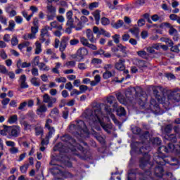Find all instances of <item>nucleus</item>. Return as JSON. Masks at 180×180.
<instances>
[{
    "instance_id": "f257e3e1",
    "label": "nucleus",
    "mask_w": 180,
    "mask_h": 180,
    "mask_svg": "<svg viewBox=\"0 0 180 180\" xmlns=\"http://www.w3.org/2000/svg\"><path fill=\"white\" fill-rule=\"evenodd\" d=\"M61 140L63 143H59L54 147V150L60 151V153H70V150L75 154V155H79L77 153H75L77 150L79 151H84V148L81 145H78L74 139L71 138L70 135H65L61 137ZM68 147V149L67 148Z\"/></svg>"
},
{
    "instance_id": "f03ea898",
    "label": "nucleus",
    "mask_w": 180,
    "mask_h": 180,
    "mask_svg": "<svg viewBox=\"0 0 180 180\" xmlns=\"http://www.w3.org/2000/svg\"><path fill=\"white\" fill-rule=\"evenodd\" d=\"M83 117L86 119H89V124L92 126L94 123H99L103 129L107 131V133H110V129H112L111 124H105L103 122H102V119L105 117L103 113H102V110L101 108H94L93 110H88L84 114Z\"/></svg>"
},
{
    "instance_id": "7ed1b4c3",
    "label": "nucleus",
    "mask_w": 180,
    "mask_h": 180,
    "mask_svg": "<svg viewBox=\"0 0 180 180\" xmlns=\"http://www.w3.org/2000/svg\"><path fill=\"white\" fill-rule=\"evenodd\" d=\"M106 101L107 103H109L110 105H112V107L114 108L113 110L110 109V107L105 105V104H101L100 108L102 109V108H104L105 112L108 113V115H110V117H111L112 120L114 121V123H117V120H116V117L112 112L115 109L117 108V103H116V98H115L112 96H109L108 97H106Z\"/></svg>"
},
{
    "instance_id": "20e7f679",
    "label": "nucleus",
    "mask_w": 180,
    "mask_h": 180,
    "mask_svg": "<svg viewBox=\"0 0 180 180\" xmlns=\"http://www.w3.org/2000/svg\"><path fill=\"white\" fill-rule=\"evenodd\" d=\"M167 101L162 103L164 105L165 109L168 110L169 108L167 107L171 103V102H179L180 101V91H172L167 96Z\"/></svg>"
},
{
    "instance_id": "39448f33",
    "label": "nucleus",
    "mask_w": 180,
    "mask_h": 180,
    "mask_svg": "<svg viewBox=\"0 0 180 180\" xmlns=\"http://www.w3.org/2000/svg\"><path fill=\"white\" fill-rule=\"evenodd\" d=\"M74 129L79 130L81 134L88 133V128L86 127V125H85V122L82 120L77 121L76 124L70 125V130H74Z\"/></svg>"
},
{
    "instance_id": "423d86ee",
    "label": "nucleus",
    "mask_w": 180,
    "mask_h": 180,
    "mask_svg": "<svg viewBox=\"0 0 180 180\" xmlns=\"http://www.w3.org/2000/svg\"><path fill=\"white\" fill-rule=\"evenodd\" d=\"M20 134V127L18 125L10 127V135L7 136V139H12V137H19Z\"/></svg>"
},
{
    "instance_id": "0eeeda50",
    "label": "nucleus",
    "mask_w": 180,
    "mask_h": 180,
    "mask_svg": "<svg viewBox=\"0 0 180 180\" xmlns=\"http://www.w3.org/2000/svg\"><path fill=\"white\" fill-rule=\"evenodd\" d=\"M163 151L164 153H174V151L178 150H176V148L175 147L174 144L169 143L168 148L163 146L158 148V153H160V154L162 153Z\"/></svg>"
},
{
    "instance_id": "6e6552de",
    "label": "nucleus",
    "mask_w": 180,
    "mask_h": 180,
    "mask_svg": "<svg viewBox=\"0 0 180 180\" xmlns=\"http://www.w3.org/2000/svg\"><path fill=\"white\" fill-rule=\"evenodd\" d=\"M47 129L49 130L48 134L46 135L45 139L42 140L41 143V146H46L49 144V141L50 139H51V137H53V134L56 133V129L53 127L51 128H47Z\"/></svg>"
},
{
    "instance_id": "1a4fd4ad",
    "label": "nucleus",
    "mask_w": 180,
    "mask_h": 180,
    "mask_svg": "<svg viewBox=\"0 0 180 180\" xmlns=\"http://www.w3.org/2000/svg\"><path fill=\"white\" fill-rule=\"evenodd\" d=\"M93 32L94 34H97V36H105L106 37H110V34L106 32L103 28H99L96 26L93 27Z\"/></svg>"
},
{
    "instance_id": "9d476101",
    "label": "nucleus",
    "mask_w": 180,
    "mask_h": 180,
    "mask_svg": "<svg viewBox=\"0 0 180 180\" xmlns=\"http://www.w3.org/2000/svg\"><path fill=\"white\" fill-rule=\"evenodd\" d=\"M44 103L48 104V108H53V104L56 103L57 99L53 97H50L49 94H44L43 96Z\"/></svg>"
},
{
    "instance_id": "9b49d317",
    "label": "nucleus",
    "mask_w": 180,
    "mask_h": 180,
    "mask_svg": "<svg viewBox=\"0 0 180 180\" xmlns=\"http://www.w3.org/2000/svg\"><path fill=\"white\" fill-rule=\"evenodd\" d=\"M72 27L73 29H75V30H77V32H79V30H82V29H84V24L82 23V22H81V20H79V18H78V17L75 16L73 27Z\"/></svg>"
},
{
    "instance_id": "f8f14e48",
    "label": "nucleus",
    "mask_w": 180,
    "mask_h": 180,
    "mask_svg": "<svg viewBox=\"0 0 180 180\" xmlns=\"http://www.w3.org/2000/svg\"><path fill=\"white\" fill-rule=\"evenodd\" d=\"M72 11H69L66 13V19L68 20L67 21V26H70V27H74V22L75 21V17L72 18Z\"/></svg>"
},
{
    "instance_id": "ddd939ff",
    "label": "nucleus",
    "mask_w": 180,
    "mask_h": 180,
    "mask_svg": "<svg viewBox=\"0 0 180 180\" xmlns=\"http://www.w3.org/2000/svg\"><path fill=\"white\" fill-rule=\"evenodd\" d=\"M46 112H47V107H46L45 105H41L37 109V115H38L41 119L46 117Z\"/></svg>"
},
{
    "instance_id": "4468645a",
    "label": "nucleus",
    "mask_w": 180,
    "mask_h": 180,
    "mask_svg": "<svg viewBox=\"0 0 180 180\" xmlns=\"http://www.w3.org/2000/svg\"><path fill=\"white\" fill-rule=\"evenodd\" d=\"M88 49H86V48L82 47L77 51L76 56L79 57L81 60H84L85 56H88Z\"/></svg>"
},
{
    "instance_id": "2eb2a0df",
    "label": "nucleus",
    "mask_w": 180,
    "mask_h": 180,
    "mask_svg": "<svg viewBox=\"0 0 180 180\" xmlns=\"http://www.w3.org/2000/svg\"><path fill=\"white\" fill-rule=\"evenodd\" d=\"M150 105V108L153 109V110L154 113H155V115H161V108H160V105H158V103H157V101H155V100L151 99Z\"/></svg>"
},
{
    "instance_id": "dca6fc26",
    "label": "nucleus",
    "mask_w": 180,
    "mask_h": 180,
    "mask_svg": "<svg viewBox=\"0 0 180 180\" xmlns=\"http://www.w3.org/2000/svg\"><path fill=\"white\" fill-rule=\"evenodd\" d=\"M49 30H51V28L49 27V25L44 26L41 30V41H44V37L46 36L47 37H50V34L49 33Z\"/></svg>"
},
{
    "instance_id": "f3484780",
    "label": "nucleus",
    "mask_w": 180,
    "mask_h": 180,
    "mask_svg": "<svg viewBox=\"0 0 180 180\" xmlns=\"http://www.w3.org/2000/svg\"><path fill=\"white\" fill-rule=\"evenodd\" d=\"M68 40H70V38L65 37H63V39L59 47V50L60 51H61V53L64 52L65 49H67V41H68Z\"/></svg>"
},
{
    "instance_id": "a211bd4d",
    "label": "nucleus",
    "mask_w": 180,
    "mask_h": 180,
    "mask_svg": "<svg viewBox=\"0 0 180 180\" xmlns=\"http://www.w3.org/2000/svg\"><path fill=\"white\" fill-rule=\"evenodd\" d=\"M19 82L20 88H29V85H27V83L26 82V75H21L19 79Z\"/></svg>"
},
{
    "instance_id": "6ab92c4d",
    "label": "nucleus",
    "mask_w": 180,
    "mask_h": 180,
    "mask_svg": "<svg viewBox=\"0 0 180 180\" xmlns=\"http://www.w3.org/2000/svg\"><path fill=\"white\" fill-rule=\"evenodd\" d=\"M52 172L53 174H56V175H60V176H62L61 179H63V176H64V173L63 172L61 166H56L53 168Z\"/></svg>"
},
{
    "instance_id": "aec40b11",
    "label": "nucleus",
    "mask_w": 180,
    "mask_h": 180,
    "mask_svg": "<svg viewBox=\"0 0 180 180\" xmlns=\"http://www.w3.org/2000/svg\"><path fill=\"white\" fill-rule=\"evenodd\" d=\"M86 34L87 39H89L91 43H96V39L94 37V34L92 33V31L90 29L86 30Z\"/></svg>"
},
{
    "instance_id": "412c9836",
    "label": "nucleus",
    "mask_w": 180,
    "mask_h": 180,
    "mask_svg": "<svg viewBox=\"0 0 180 180\" xmlns=\"http://www.w3.org/2000/svg\"><path fill=\"white\" fill-rule=\"evenodd\" d=\"M6 13L8 15V18H15L18 13L15 10L11 11V6H7L5 8Z\"/></svg>"
},
{
    "instance_id": "4be33fe9",
    "label": "nucleus",
    "mask_w": 180,
    "mask_h": 180,
    "mask_svg": "<svg viewBox=\"0 0 180 180\" xmlns=\"http://www.w3.org/2000/svg\"><path fill=\"white\" fill-rule=\"evenodd\" d=\"M30 65H32V63H26V62H23L22 63V60H18L17 62V67L18 68H27L29 67H30Z\"/></svg>"
},
{
    "instance_id": "5701e85b",
    "label": "nucleus",
    "mask_w": 180,
    "mask_h": 180,
    "mask_svg": "<svg viewBox=\"0 0 180 180\" xmlns=\"http://www.w3.org/2000/svg\"><path fill=\"white\" fill-rule=\"evenodd\" d=\"M150 160V155L148 154H146L144 157L141 160L140 167L141 168H144V165H147Z\"/></svg>"
},
{
    "instance_id": "b1692460",
    "label": "nucleus",
    "mask_w": 180,
    "mask_h": 180,
    "mask_svg": "<svg viewBox=\"0 0 180 180\" xmlns=\"http://www.w3.org/2000/svg\"><path fill=\"white\" fill-rule=\"evenodd\" d=\"M50 29H57V30H63V26L59 25L57 21H53L50 23Z\"/></svg>"
},
{
    "instance_id": "393cba45",
    "label": "nucleus",
    "mask_w": 180,
    "mask_h": 180,
    "mask_svg": "<svg viewBox=\"0 0 180 180\" xmlns=\"http://www.w3.org/2000/svg\"><path fill=\"white\" fill-rule=\"evenodd\" d=\"M164 174V169L162 167L160 166L155 169V174L156 176H158L159 178H162V175Z\"/></svg>"
},
{
    "instance_id": "a878e982",
    "label": "nucleus",
    "mask_w": 180,
    "mask_h": 180,
    "mask_svg": "<svg viewBox=\"0 0 180 180\" xmlns=\"http://www.w3.org/2000/svg\"><path fill=\"white\" fill-rule=\"evenodd\" d=\"M93 16L96 20V25H99V22L101 20V11L96 10L93 13Z\"/></svg>"
},
{
    "instance_id": "bb28decb",
    "label": "nucleus",
    "mask_w": 180,
    "mask_h": 180,
    "mask_svg": "<svg viewBox=\"0 0 180 180\" xmlns=\"http://www.w3.org/2000/svg\"><path fill=\"white\" fill-rule=\"evenodd\" d=\"M123 25H124V22H123V20H118L117 22H115L114 21L111 22V26L114 29H120V27H122Z\"/></svg>"
},
{
    "instance_id": "cd10ccee",
    "label": "nucleus",
    "mask_w": 180,
    "mask_h": 180,
    "mask_svg": "<svg viewBox=\"0 0 180 180\" xmlns=\"http://www.w3.org/2000/svg\"><path fill=\"white\" fill-rule=\"evenodd\" d=\"M11 127L4 126V129L0 131L1 136H10Z\"/></svg>"
},
{
    "instance_id": "c85d7f7f",
    "label": "nucleus",
    "mask_w": 180,
    "mask_h": 180,
    "mask_svg": "<svg viewBox=\"0 0 180 180\" xmlns=\"http://www.w3.org/2000/svg\"><path fill=\"white\" fill-rule=\"evenodd\" d=\"M124 60L120 59L118 63L115 64V68L120 71L124 70Z\"/></svg>"
},
{
    "instance_id": "c756f323",
    "label": "nucleus",
    "mask_w": 180,
    "mask_h": 180,
    "mask_svg": "<svg viewBox=\"0 0 180 180\" xmlns=\"http://www.w3.org/2000/svg\"><path fill=\"white\" fill-rule=\"evenodd\" d=\"M117 98L119 102H120L122 105H127V101L124 98V96L120 93L117 94Z\"/></svg>"
},
{
    "instance_id": "7c9ffc66",
    "label": "nucleus",
    "mask_w": 180,
    "mask_h": 180,
    "mask_svg": "<svg viewBox=\"0 0 180 180\" xmlns=\"http://www.w3.org/2000/svg\"><path fill=\"white\" fill-rule=\"evenodd\" d=\"M15 26H16V24L15 23V21L13 20H11L8 22V27L7 28H5V30H8L9 32H13V30H15Z\"/></svg>"
},
{
    "instance_id": "2f4dec72",
    "label": "nucleus",
    "mask_w": 180,
    "mask_h": 180,
    "mask_svg": "<svg viewBox=\"0 0 180 180\" xmlns=\"http://www.w3.org/2000/svg\"><path fill=\"white\" fill-rule=\"evenodd\" d=\"M43 51V49H41V44L39 42V41H37L35 42V54L39 55L40 53Z\"/></svg>"
},
{
    "instance_id": "473e14b6",
    "label": "nucleus",
    "mask_w": 180,
    "mask_h": 180,
    "mask_svg": "<svg viewBox=\"0 0 180 180\" xmlns=\"http://www.w3.org/2000/svg\"><path fill=\"white\" fill-rule=\"evenodd\" d=\"M8 122L9 124H15L18 123V115H13L8 117Z\"/></svg>"
},
{
    "instance_id": "72a5a7b5",
    "label": "nucleus",
    "mask_w": 180,
    "mask_h": 180,
    "mask_svg": "<svg viewBox=\"0 0 180 180\" xmlns=\"http://www.w3.org/2000/svg\"><path fill=\"white\" fill-rule=\"evenodd\" d=\"M111 77H115V72H110L109 70H105V72L103 74V78L104 79H108V78H111Z\"/></svg>"
},
{
    "instance_id": "f704fd0d",
    "label": "nucleus",
    "mask_w": 180,
    "mask_h": 180,
    "mask_svg": "<svg viewBox=\"0 0 180 180\" xmlns=\"http://www.w3.org/2000/svg\"><path fill=\"white\" fill-rule=\"evenodd\" d=\"M22 39H24V40H33V39H36V35L32 32L25 34L22 36Z\"/></svg>"
},
{
    "instance_id": "c9c22d12",
    "label": "nucleus",
    "mask_w": 180,
    "mask_h": 180,
    "mask_svg": "<svg viewBox=\"0 0 180 180\" xmlns=\"http://www.w3.org/2000/svg\"><path fill=\"white\" fill-rule=\"evenodd\" d=\"M46 9L51 15H56V12H57V9L53 5H48Z\"/></svg>"
},
{
    "instance_id": "e433bc0d",
    "label": "nucleus",
    "mask_w": 180,
    "mask_h": 180,
    "mask_svg": "<svg viewBox=\"0 0 180 180\" xmlns=\"http://www.w3.org/2000/svg\"><path fill=\"white\" fill-rule=\"evenodd\" d=\"M38 67L41 71H50V67L46 65L44 63H40Z\"/></svg>"
},
{
    "instance_id": "4c0bfd02",
    "label": "nucleus",
    "mask_w": 180,
    "mask_h": 180,
    "mask_svg": "<svg viewBox=\"0 0 180 180\" xmlns=\"http://www.w3.org/2000/svg\"><path fill=\"white\" fill-rule=\"evenodd\" d=\"M117 5H119V1L117 0H113L112 1V4L111 3H108V6L109 9H117V8L116 6H117Z\"/></svg>"
},
{
    "instance_id": "58836bf2",
    "label": "nucleus",
    "mask_w": 180,
    "mask_h": 180,
    "mask_svg": "<svg viewBox=\"0 0 180 180\" xmlns=\"http://www.w3.org/2000/svg\"><path fill=\"white\" fill-rule=\"evenodd\" d=\"M117 115L118 116H126V110H124V108L120 107L117 109Z\"/></svg>"
},
{
    "instance_id": "ea45409f",
    "label": "nucleus",
    "mask_w": 180,
    "mask_h": 180,
    "mask_svg": "<svg viewBox=\"0 0 180 180\" xmlns=\"http://www.w3.org/2000/svg\"><path fill=\"white\" fill-rule=\"evenodd\" d=\"M129 32L135 36L136 37H139V34L140 33V30L139 27H134L129 30Z\"/></svg>"
},
{
    "instance_id": "a19ab883",
    "label": "nucleus",
    "mask_w": 180,
    "mask_h": 180,
    "mask_svg": "<svg viewBox=\"0 0 180 180\" xmlns=\"http://www.w3.org/2000/svg\"><path fill=\"white\" fill-rule=\"evenodd\" d=\"M22 15L23 18H25L27 22H30V19H32V18H33V14L28 15L27 11H22Z\"/></svg>"
},
{
    "instance_id": "79ce46f5",
    "label": "nucleus",
    "mask_w": 180,
    "mask_h": 180,
    "mask_svg": "<svg viewBox=\"0 0 180 180\" xmlns=\"http://www.w3.org/2000/svg\"><path fill=\"white\" fill-rule=\"evenodd\" d=\"M20 124H21V126L24 127V130H29V129H30L31 126L30 124H29V123H27V122L21 120L20 121Z\"/></svg>"
},
{
    "instance_id": "37998d69",
    "label": "nucleus",
    "mask_w": 180,
    "mask_h": 180,
    "mask_svg": "<svg viewBox=\"0 0 180 180\" xmlns=\"http://www.w3.org/2000/svg\"><path fill=\"white\" fill-rule=\"evenodd\" d=\"M44 129L41 127H37L35 128V134L36 136H43Z\"/></svg>"
},
{
    "instance_id": "c03bdc74",
    "label": "nucleus",
    "mask_w": 180,
    "mask_h": 180,
    "mask_svg": "<svg viewBox=\"0 0 180 180\" xmlns=\"http://www.w3.org/2000/svg\"><path fill=\"white\" fill-rule=\"evenodd\" d=\"M49 116H51V117H53V119H55V117H57V116H58V109L53 108L51 111V113L49 114Z\"/></svg>"
},
{
    "instance_id": "a18cd8bd",
    "label": "nucleus",
    "mask_w": 180,
    "mask_h": 180,
    "mask_svg": "<svg viewBox=\"0 0 180 180\" xmlns=\"http://www.w3.org/2000/svg\"><path fill=\"white\" fill-rule=\"evenodd\" d=\"M101 22L103 26H108V25H110V20H109V18L105 17L101 19Z\"/></svg>"
},
{
    "instance_id": "49530a36",
    "label": "nucleus",
    "mask_w": 180,
    "mask_h": 180,
    "mask_svg": "<svg viewBox=\"0 0 180 180\" xmlns=\"http://www.w3.org/2000/svg\"><path fill=\"white\" fill-rule=\"evenodd\" d=\"M0 23L6 26L8 25V18L5 15H0Z\"/></svg>"
},
{
    "instance_id": "de8ad7c7",
    "label": "nucleus",
    "mask_w": 180,
    "mask_h": 180,
    "mask_svg": "<svg viewBox=\"0 0 180 180\" xmlns=\"http://www.w3.org/2000/svg\"><path fill=\"white\" fill-rule=\"evenodd\" d=\"M30 82L34 85V86H40V82L37 80V77H32Z\"/></svg>"
},
{
    "instance_id": "09e8293b",
    "label": "nucleus",
    "mask_w": 180,
    "mask_h": 180,
    "mask_svg": "<svg viewBox=\"0 0 180 180\" xmlns=\"http://www.w3.org/2000/svg\"><path fill=\"white\" fill-rule=\"evenodd\" d=\"M56 82H58V84H65L67 82V79L64 77H57L55 79Z\"/></svg>"
},
{
    "instance_id": "8fccbe9b",
    "label": "nucleus",
    "mask_w": 180,
    "mask_h": 180,
    "mask_svg": "<svg viewBox=\"0 0 180 180\" xmlns=\"http://www.w3.org/2000/svg\"><path fill=\"white\" fill-rule=\"evenodd\" d=\"M32 64H33L34 65H39L40 64V56H36L33 58L32 61Z\"/></svg>"
},
{
    "instance_id": "3c124183",
    "label": "nucleus",
    "mask_w": 180,
    "mask_h": 180,
    "mask_svg": "<svg viewBox=\"0 0 180 180\" xmlns=\"http://www.w3.org/2000/svg\"><path fill=\"white\" fill-rule=\"evenodd\" d=\"M30 11H32L31 15L33 16L34 13H37V12H39V8L36 6H31L30 7Z\"/></svg>"
},
{
    "instance_id": "603ef678",
    "label": "nucleus",
    "mask_w": 180,
    "mask_h": 180,
    "mask_svg": "<svg viewBox=\"0 0 180 180\" xmlns=\"http://www.w3.org/2000/svg\"><path fill=\"white\" fill-rule=\"evenodd\" d=\"M80 43L82 44V46H85L87 47V46L89 44V42L85 37H80Z\"/></svg>"
},
{
    "instance_id": "864d4df0",
    "label": "nucleus",
    "mask_w": 180,
    "mask_h": 180,
    "mask_svg": "<svg viewBox=\"0 0 180 180\" xmlns=\"http://www.w3.org/2000/svg\"><path fill=\"white\" fill-rule=\"evenodd\" d=\"M112 37L114 42L116 43V44L120 43V34H115Z\"/></svg>"
},
{
    "instance_id": "5fc2aeb1",
    "label": "nucleus",
    "mask_w": 180,
    "mask_h": 180,
    "mask_svg": "<svg viewBox=\"0 0 180 180\" xmlns=\"http://www.w3.org/2000/svg\"><path fill=\"white\" fill-rule=\"evenodd\" d=\"M15 20L18 25H21V23H23V18L20 15L15 16Z\"/></svg>"
},
{
    "instance_id": "6e6d98bb",
    "label": "nucleus",
    "mask_w": 180,
    "mask_h": 180,
    "mask_svg": "<svg viewBox=\"0 0 180 180\" xmlns=\"http://www.w3.org/2000/svg\"><path fill=\"white\" fill-rule=\"evenodd\" d=\"M152 144H156L157 146L161 144V139L159 138H155L150 140Z\"/></svg>"
},
{
    "instance_id": "4d7b16f0",
    "label": "nucleus",
    "mask_w": 180,
    "mask_h": 180,
    "mask_svg": "<svg viewBox=\"0 0 180 180\" xmlns=\"http://www.w3.org/2000/svg\"><path fill=\"white\" fill-rule=\"evenodd\" d=\"M79 92H81V94H84L85 92H86V91H88V86H85V85H80L79 87Z\"/></svg>"
},
{
    "instance_id": "13d9d810",
    "label": "nucleus",
    "mask_w": 180,
    "mask_h": 180,
    "mask_svg": "<svg viewBox=\"0 0 180 180\" xmlns=\"http://www.w3.org/2000/svg\"><path fill=\"white\" fill-rule=\"evenodd\" d=\"M51 123H53V120L51 119H47L45 123V128L50 129L51 127Z\"/></svg>"
},
{
    "instance_id": "bf43d9fd",
    "label": "nucleus",
    "mask_w": 180,
    "mask_h": 180,
    "mask_svg": "<svg viewBox=\"0 0 180 180\" xmlns=\"http://www.w3.org/2000/svg\"><path fill=\"white\" fill-rule=\"evenodd\" d=\"M70 46H77L79 44V40L77 39H72L70 41Z\"/></svg>"
},
{
    "instance_id": "052dcab7",
    "label": "nucleus",
    "mask_w": 180,
    "mask_h": 180,
    "mask_svg": "<svg viewBox=\"0 0 180 180\" xmlns=\"http://www.w3.org/2000/svg\"><path fill=\"white\" fill-rule=\"evenodd\" d=\"M137 54L139 56V57H142V58H146L147 57V52L145 51H138Z\"/></svg>"
},
{
    "instance_id": "680f3d73",
    "label": "nucleus",
    "mask_w": 180,
    "mask_h": 180,
    "mask_svg": "<svg viewBox=\"0 0 180 180\" xmlns=\"http://www.w3.org/2000/svg\"><path fill=\"white\" fill-rule=\"evenodd\" d=\"M9 151L11 154H18V153H19V148L13 146V148H10Z\"/></svg>"
},
{
    "instance_id": "e2e57ef3",
    "label": "nucleus",
    "mask_w": 180,
    "mask_h": 180,
    "mask_svg": "<svg viewBox=\"0 0 180 180\" xmlns=\"http://www.w3.org/2000/svg\"><path fill=\"white\" fill-rule=\"evenodd\" d=\"M31 72L34 77H39V69L34 68L31 70Z\"/></svg>"
},
{
    "instance_id": "0e129e2a",
    "label": "nucleus",
    "mask_w": 180,
    "mask_h": 180,
    "mask_svg": "<svg viewBox=\"0 0 180 180\" xmlns=\"http://www.w3.org/2000/svg\"><path fill=\"white\" fill-rule=\"evenodd\" d=\"M141 129L138 127H134L132 128V132L134 134H140Z\"/></svg>"
},
{
    "instance_id": "69168bd1",
    "label": "nucleus",
    "mask_w": 180,
    "mask_h": 180,
    "mask_svg": "<svg viewBox=\"0 0 180 180\" xmlns=\"http://www.w3.org/2000/svg\"><path fill=\"white\" fill-rule=\"evenodd\" d=\"M75 61L74 60H71V61H68L65 64V67H75Z\"/></svg>"
},
{
    "instance_id": "338daca9",
    "label": "nucleus",
    "mask_w": 180,
    "mask_h": 180,
    "mask_svg": "<svg viewBox=\"0 0 180 180\" xmlns=\"http://www.w3.org/2000/svg\"><path fill=\"white\" fill-rule=\"evenodd\" d=\"M6 145L7 146V147H11L13 148L15 147V146H16V143H15V142L12 141H6Z\"/></svg>"
},
{
    "instance_id": "774afa93",
    "label": "nucleus",
    "mask_w": 180,
    "mask_h": 180,
    "mask_svg": "<svg viewBox=\"0 0 180 180\" xmlns=\"http://www.w3.org/2000/svg\"><path fill=\"white\" fill-rule=\"evenodd\" d=\"M0 72L1 74H8V70L5 66L0 65Z\"/></svg>"
}]
</instances>
